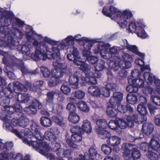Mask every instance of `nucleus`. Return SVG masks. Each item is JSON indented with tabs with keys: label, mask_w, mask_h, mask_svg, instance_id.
Listing matches in <instances>:
<instances>
[{
	"label": "nucleus",
	"mask_w": 160,
	"mask_h": 160,
	"mask_svg": "<svg viewBox=\"0 0 160 160\" xmlns=\"http://www.w3.org/2000/svg\"><path fill=\"white\" fill-rule=\"evenodd\" d=\"M44 81L43 80H39L34 82L32 86L31 87V85L30 83L27 82L25 85H23L24 86L27 88L30 87V90L34 92H36L38 95L41 94V92L44 89L43 88ZM28 90H27V91Z\"/></svg>",
	"instance_id": "9b49d317"
},
{
	"label": "nucleus",
	"mask_w": 160,
	"mask_h": 160,
	"mask_svg": "<svg viewBox=\"0 0 160 160\" xmlns=\"http://www.w3.org/2000/svg\"><path fill=\"white\" fill-rule=\"evenodd\" d=\"M78 104V107L81 111L86 112L89 111V108L85 102L81 101L79 102Z\"/></svg>",
	"instance_id": "c03bdc74"
},
{
	"label": "nucleus",
	"mask_w": 160,
	"mask_h": 160,
	"mask_svg": "<svg viewBox=\"0 0 160 160\" xmlns=\"http://www.w3.org/2000/svg\"><path fill=\"white\" fill-rule=\"evenodd\" d=\"M98 42H99L98 44L93 50L95 53L101 55L102 56L104 57L105 55H106V51L108 48L110 46V45L109 43H105L102 42H100L99 41V39H98Z\"/></svg>",
	"instance_id": "ddd939ff"
},
{
	"label": "nucleus",
	"mask_w": 160,
	"mask_h": 160,
	"mask_svg": "<svg viewBox=\"0 0 160 160\" xmlns=\"http://www.w3.org/2000/svg\"><path fill=\"white\" fill-rule=\"evenodd\" d=\"M83 72L82 71L81 72H76L74 75L70 76L69 82L71 85H73L72 88L74 89L78 88L79 82H80L81 81L82 82V81H85V78L82 75Z\"/></svg>",
	"instance_id": "9d476101"
},
{
	"label": "nucleus",
	"mask_w": 160,
	"mask_h": 160,
	"mask_svg": "<svg viewBox=\"0 0 160 160\" xmlns=\"http://www.w3.org/2000/svg\"><path fill=\"white\" fill-rule=\"evenodd\" d=\"M57 129L56 128H53L50 129V130L46 131L44 133L45 138L49 141H55L58 139L56 137V132L57 131Z\"/></svg>",
	"instance_id": "5701e85b"
},
{
	"label": "nucleus",
	"mask_w": 160,
	"mask_h": 160,
	"mask_svg": "<svg viewBox=\"0 0 160 160\" xmlns=\"http://www.w3.org/2000/svg\"><path fill=\"white\" fill-rule=\"evenodd\" d=\"M88 71H85L84 70H82L85 74L86 76L84 77L85 78V80H86L88 83H90L91 84H95L97 83V81L96 78L91 75L90 73V69L89 65H88Z\"/></svg>",
	"instance_id": "a878e982"
},
{
	"label": "nucleus",
	"mask_w": 160,
	"mask_h": 160,
	"mask_svg": "<svg viewBox=\"0 0 160 160\" xmlns=\"http://www.w3.org/2000/svg\"><path fill=\"white\" fill-rule=\"evenodd\" d=\"M42 139V138L40 140H38L39 142L37 141L36 140H32L33 142L32 143L31 142V146L36 148L39 152L40 150H43L44 152H48L50 149L49 145L46 142L41 141Z\"/></svg>",
	"instance_id": "4468645a"
},
{
	"label": "nucleus",
	"mask_w": 160,
	"mask_h": 160,
	"mask_svg": "<svg viewBox=\"0 0 160 160\" xmlns=\"http://www.w3.org/2000/svg\"><path fill=\"white\" fill-rule=\"evenodd\" d=\"M132 148L131 154L135 160L139 159L141 156V154L140 151L138 149V147L137 146L134 145Z\"/></svg>",
	"instance_id": "79ce46f5"
},
{
	"label": "nucleus",
	"mask_w": 160,
	"mask_h": 160,
	"mask_svg": "<svg viewBox=\"0 0 160 160\" xmlns=\"http://www.w3.org/2000/svg\"><path fill=\"white\" fill-rule=\"evenodd\" d=\"M67 55L68 58L71 61H73V63L76 65L80 66L79 68L82 70L88 71V64L82 61V59L78 56L79 52L77 49L73 46L71 47Z\"/></svg>",
	"instance_id": "20e7f679"
},
{
	"label": "nucleus",
	"mask_w": 160,
	"mask_h": 160,
	"mask_svg": "<svg viewBox=\"0 0 160 160\" xmlns=\"http://www.w3.org/2000/svg\"><path fill=\"white\" fill-rule=\"evenodd\" d=\"M117 106V111L121 113H124L128 111L129 112H132L133 111L132 108L128 104H127L125 105L119 104Z\"/></svg>",
	"instance_id": "f704fd0d"
},
{
	"label": "nucleus",
	"mask_w": 160,
	"mask_h": 160,
	"mask_svg": "<svg viewBox=\"0 0 160 160\" xmlns=\"http://www.w3.org/2000/svg\"><path fill=\"white\" fill-rule=\"evenodd\" d=\"M0 27H3L5 24L8 25L11 23L12 18L13 16V13L8 11H2L0 10Z\"/></svg>",
	"instance_id": "f8f14e48"
},
{
	"label": "nucleus",
	"mask_w": 160,
	"mask_h": 160,
	"mask_svg": "<svg viewBox=\"0 0 160 160\" xmlns=\"http://www.w3.org/2000/svg\"><path fill=\"white\" fill-rule=\"evenodd\" d=\"M68 119L70 123L73 124L78 123L80 120V118L78 115L76 113L69 114L68 117Z\"/></svg>",
	"instance_id": "ea45409f"
},
{
	"label": "nucleus",
	"mask_w": 160,
	"mask_h": 160,
	"mask_svg": "<svg viewBox=\"0 0 160 160\" xmlns=\"http://www.w3.org/2000/svg\"><path fill=\"white\" fill-rule=\"evenodd\" d=\"M61 90L62 92L65 94L68 95L70 94L71 89L67 85H62L61 87Z\"/></svg>",
	"instance_id": "680f3d73"
},
{
	"label": "nucleus",
	"mask_w": 160,
	"mask_h": 160,
	"mask_svg": "<svg viewBox=\"0 0 160 160\" xmlns=\"http://www.w3.org/2000/svg\"><path fill=\"white\" fill-rule=\"evenodd\" d=\"M85 95L84 92L80 90H76L74 92L75 97L79 99H82L84 98Z\"/></svg>",
	"instance_id": "bf43d9fd"
},
{
	"label": "nucleus",
	"mask_w": 160,
	"mask_h": 160,
	"mask_svg": "<svg viewBox=\"0 0 160 160\" xmlns=\"http://www.w3.org/2000/svg\"><path fill=\"white\" fill-rule=\"evenodd\" d=\"M107 143L111 145L112 146H117L120 143L121 138L116 136H113L111 137L110 136L109 137H106Z\"/></svg>",
	"instance_id": "bb28decb"
},
{
	"label": "nucleus",
	"mask_w": 160,
	"mask_h": 160,
	"mask_svg": "<svg viewBox=\"0 0 160 160\" xmlns=\"http://www.w3.org/2000/svg\"><path fill=\"white\" fill-rule=\"evenodd\" d=\"M31 128L32 131L35 132L36 134L34 135L30 129L26 128L24 130L25 137L23 139V142L29 146L31 145V142L32 143L33 142L32 140H40L42 139V136H43V134L40 131L41 127L36 123L33 122L31 125Z\"/></svg>",
	"instance_id": "7ed1b4c3"
},
{
	"label": "nucleus",
	"mask_w": 160,
	"mask_h": 160,
	"mask_svg": "<svg viewBox=\"0 0 160 160\" xmlns=\"http://www.w3.org/2000/svg\"><path fill=\"white\" fill-rule=\"evenodd\" d=\"M47 47L48 50L45 51L44 55L46 56V59L48 58V55H51V57L53 59H55V62L58 61V60H61V58L60 57V53L58 49L54 46H52L51 49Z\"/></svg>",
	"instance_id": "2eb2a0df"
},
{
	"label": "nucleus",
	"mask_w": 160,
	"mask_h": 160,
	"mask_svg": "<svg viewBox=\"0 0 160 160\" xmlns=\"http://www.w3.org/2000/svg\"><path fill=\"white\" fill-rule=\"evenodd\" d=\"M88 152L89 153L88 159H92L94 160V159L96 157L97 155L98 156L100 155L98 153L97 151L94 147L90 148L89 149Z\"/></svg>",
	"instance_id": "49530a36"
},
{
	"label": "nucleus",
	"mask_w": 160,
	"mask_h": 160,
	"mask_svg": "<svg viewBox=\"0 0 160 160\" xmlns=\"http://www.w3.org/2000/svg\"><path fill=\"white\" fill-rule=\"evenodd\" d=\"M86 60L89 63L94 64L97 63L98 60V58L96 56L91 55L89 57H88Z\"/></svg>",
	"instance_id": "69168bd1"
},
{
	"label": "nucleus",
	"mask_w": 160,
	"mask_h": 160,
	"mask_svg": "<svg viewBox=\"0 0 160 160\" xmlns=\"http://www.w3.org/2000/svg\"><path fill=\"white\" fill-rule=\"evenodd\" d=\"M6 59L5 58L3 60L6 66L16 67L21 70L23 74L31 73V71L27 69L24 66L22 60L17 59L14 57H12L9 61H6Z\"/></svg>",
	"instance_id": "6e6552de"
},
{
	"label": "nucleus",
	"mask_w": 160,
	"mask_h": 160,
	"mask_svg": "<svg viewBox=\"0 0 160 160\" xmlns=\"http://www.w3.org/2000/svg\"><path fill=\"white\" fill-rule=\"evenodd\" d=\"M123 94L119 92H113V96L109 99L110 104L113 106H117L121 103L123 99Z\"/></svg>",
	"instance_id": "f3484780"
},
{
	"label": "nucleus",
	"mask_w": 160,
	"mask_h": 160,
	"mask_svg": "<svg viewBox=\"0 0 160 160\" xmlns=\"http://www.w3.org/2000/svg\"><path fill=\"white\" fill-rule=\"evenodd\" d=\"M138 26H137L135 22H130L128 26V30L129 33L135 32V31H137V28Z\"/></svg>",
	"instance_id": "052dcab7"
},
{
	"label": "nucleus",
	"mask_w": 160,
	"mask_h": 160,
	"mask_svg": "<svg viewBox=\"0 0 160 160\" xmlns=\"http://www.w3.org/2000/svg\"><path fill=\"white\" fill-rule=\"evenodd\" d=\"M81 132L83 134L85 132L90 133L92 131V127L90 122L87 120L83 121L82 125Z\"/></svg>",
	"instance_id": "c756f323"
},
{
	"label": "nucleus",
	"mask_w": 160,
	"mask_h": 160,
	"mask_svg": "<svg viewBox=\"0 0 160 160\" xmlns=\"http://www.w3.org/2000/svg\"><path fill=\"white\" fill-rule=\"evenodd\" d=\"M141 75V73L138 70L135 69L132 71L131 73V76L133 78L128 79V82L129 84L139 88L143 87L144 82L143 79L139 78Z\"/></svg>",
	"instance_id": "1a4fd4ad"
},
{
	"label": "nucleus",
	"mask_w": 160,
	"mask_h": 160,
	"mask_svg": "<svg viewBox=\"0 0 160 160\" xmlns=\"http://www.w3.org/2000/svg\"><path fill=\"white\" fill-rule=\"evenodd\" d=\"M52 119L53 121L58 125L62 126L64 125L63 118L61 117L53 116L52 117Z\"/></svg>",
	"instance_id": "603ef678"
},
{
	"label": "nucleus",
	"mask_w": 160,
	"mask_h": 160,
	"mask_svg": "<svg viewBox=\"0 0 160 160\" xmlns=\"http://www.w3.org/2000/svg\"><path fill=\"white\" fill-rule=\"evenodd\" d=\"M154 128V125L152 123L149 122H145L142 125V130L144 134L148 135L152 132Z\"/></svg>",
	"instance_id": "393cba45"
},
{
	"label": "nucleus",
	"mask_w": 160,
	"mask_h": 160,
	"mask_svg": "<svg viewBox=\"0 0 160 160\" xmlns=\"http://www.w3.org/2000/svg\"><path fill=\"white\" fill-rule=\"evenodd\" d=\"M88 92L92 96L97 98H100L102 94L100 88L97 86L92 85L89 87Z\"/></svg>",
	"instance_id": "b1692460"
},
{
	"label": "nucleus",
	"mask_w": 160,
	"mask_h": 160,
	"mask_svg": "<svg viewBox=\"0 0 160 160\" xmlns=\"http://www.w3.org/2000/svg\"><path fill=\"white\" fill-rule=\"evenodd\" d=\"M40 122L41 125L45 127H50L52 124V121L47 117H42L40 119Z\"/></svg>",
	"instance_id": "e433bc0d"
},
{
	"label": "nucleus",
	"mask_w": 160,
	"mask_h": 160,
	"mask_svg": "<svg viewBox=\"0 0 160 160\" xmlns=\"http://www.w3.org/2000/svg\"><path fill=\"white\" fill-rule=\"evenodd\" d=\"M147 154L148 158L151 160H158V154L155 152L150 151L148 152Z\"/></svg>",
	"instance_id": "0e129e2a"
},
{
	"label": "nucleus",
	"mask_w": 160,
	"mask_h": 160,
	"mask_svg": "<svg viewBox=\"0 0 160 160\" xmlns=\"http://www.w3.org/2000/svg\"><path fill=\"white\" fill-rule=\"evenodd\" d=\"M81 36L80 34H78L75 35L74 37H73L72 36H69L73 38L74 41L75 40L78 42H82L85 41L86 42V43H87V45H88V49H89L92 47L93 45V44L95 42H98V39H89L88 38H86L84 37H82L80 38H78V37Z\"/></svg>",
	"instance_id": "aec40b11"
},
{
	"label": "nucleus",
	"mask_w": 160,
	"mask_h": 160,
	"mask_svg": "<svg viewBox=\"0 0 160 160\" xmlns=\"http://www.w3.org/2000/svg\"><path fill=\"white\" fill-rule=\"evenodd\" d=\"M101 149L103 153L106 155H109L112 152V148L107 144H103L101 146Z\"/></svg>",
	"instance_id": "6e6d98bb"
},
{
	"label": "nucleus",
	"mask_w": 160,
	"mask_h": 160,
	"mask_svg": "<svg viewBox=\"0 0 160 160\" xmlns=\"http://www.w3.org/2000/svg\"><path fill=\"white\" fill-rule=\"evenodd\" d=\"M105 87L110 91H116L118 88L116 84L113 83H107L105 85Z\"/></svg>",
	"instance_id": "864d4df0"
},
{
	"label": "nucleus",
	"mask_w": 160,
	"mask_h": 160,
	"mask_svg": "<svg viewBox=\"0 0 160 160\" xmlns=\"http://www.w3.org/2000/svg\"><path fill=\"white\" fill-rule=\"evenodd\" d=\"M70 130L71 132L73 134H83L81 132L82 131V128L79 126H72Z\"/></svg>",
	"instance_id": "338daca9"
},
{
	"label": "nucleus",
	"mask_w": 160,
	"mask_h": 160,
	"mask_svg": "<svg viewBox=\"0 0 160 160\" xmlns=\"http://www.w3.org/2000/svg\"><path fill=\"white\" fill-rule=\"evenodd\" d=\"M117 123L118 124L119 130L121 129H124L127 127L132 128L134 126V124L131 121H129L128 118L126 121L122 119L117 118Z\"/></svg>",
	"instance_id": "412c9836"
},
{
	"label": "nucleus",
	"mask_w": 160,
	"mask_h": 160,
	"mask_svg": "<svg viewBox=\"0 0 160 160\" xmlns=\"http://www.w3.org/2000/svg\"><path fill=\"white\" fill-rule=\"evenodd\" d=\"M7 91L4 92L5 96H1L0 98V105L4 109L9 105L10 101L13 95V92L17 93V91L22 92H26L27 88L20 83L18 82L10 83L8 84L6 88Z\"/></svg>",
	"instance_id": "f03ea898"
},
{
	"label": "nucleus",
	"mask_w": 160,
	"mask_h": 160,
	"mask_svg": "<svg viewBox=\"0 0 160 160\" xmlns=\"http://www.w3.org/2000/svg\"><path fill=\"white\" fill-rule=\"evenodd\" d=\"M41 72L42 75L45 78H48L51 75L49 70L46 67L42 66L40 67Z\"/></svg>",
	"instance_id": "3c124183"
},
{
	"label": "nucleus",
	"mask_w": 160,
	"mask_h": 160,
	"mask_svg": "<svg viewBox=\"0 0 160 160\" xmlns=\"http://www.w3.org/2000/svg\"><path fill=\"white\" fill-rule=\"evenodd\" d=\"M151 100L152 102L157 106H160V98L157 96L155 94L152 95Z\"/></svg>",
	"instance_id": "774afa93"
},
{
	"label": "nucleus",
	"mask_w": 160,
	"mask_h": 160,
	"mask_svg": "<svg viewBox=\"0 0 160 160\" xmlns=\"http://www.w3.org/2000/svg\"><path fill=\"white\" fill-rule=\"evenodd\" d=\"M5 24L3 27H0V32L2 34H4L6 36H10L13 39V36L16 38L21 39L23 37V34L20 30L16 28H13L11 29L10 25Z\"/></svg>",
	"instance_id": "0eeeda50"
},
{
	"label": "nucleus",
	"mask_w": 160,
	"mask_h": 160,
	"mask_svg": "<svg viewBox=\"0 0 160 160\" xmlns=\"http://www.w3.org/2000/svg\"><path fill=\"white\" fill-rule=\"evenodd\" d=\"M24 111L27 114L31 116L35 114L37 112V108L33 105H31L25 108Z\"/></svg>",
	"instance_id": "4c0bfd02"
},
{
	"label": "nucleus",
	"mask_w": 160,
	"mask_h": 160,
	"mask_svg": "<svg viewBox=\"0 0 160 160\" xmlns=\"http://www.w3.org/2000/svg\"><path fill=\"white\" fill-rule=\"evenodd\" d=\"M19 116H20L19 118V126L23 128L27 127L29 124V120L27 118L25 114L19 112Z\"/></svg>",
	"instance_id": "2f4dec72"
},
{
	"label": "nucleus",
	"mask_w": 160,
	"mask_h": 160,
	"mask_svg": "<svg viewBox=\"0 0 160 160\" xmlns=\"http://www.w3.org/2000/svg\"><path fill=\"white\" fill-rule=\"evenodd\" d=\"M158 138L155 137L151 139L149 142L151 151L153 150L158 152L160 151V144Z\"/></svg>",
	"instance_id": "cd10ccee"
},
{
	"label": "nucleus",
	"mask_w": 160,
	"mask_h": 160,
	"mask_svg": "<svg viewBox=\"0 0 160 160\" xmlns=\"http://www.w3.org/2000/svg\"><path fill=\"white\" fill-rule=\"evenodd\" d=\"M144 26L141 23H138V27L137 28V31L135 33H136L137 36L142 38H145L148 37V35L145 32L144 28Z\"/></svg>",
	"instance_id": "7c9ffc66"
},
{
	"label": "nucleus",
	"mask_w": 160,
	"mask_h": 160,
	"mask_svg": "<svg viewBox=\"0 0 160 160\" xmlns=\"http://www.w3.org/2000/svg\"><path fill=\"white\" fill-rule=\"evenodd\" d=\"M133 145L129 143H124L122 144V148L123 151L122 153L124 158L131 154V152L132 151Z\"/></svg>",
	"instance_id": "c85d7f7f"
},
{
	"label": "nucleus",
	"mask_w": 160,
	"mask_h": 160,
	"mask_svg": "<svg viewBox=\"0 0 160 160\" xmlns=\"http://www.w3.org/2000/svg\"><path fill=\"white\" fill-rule=\"evenodd\" d=\"M128 119L129 121H131L134 123V122L138 123L139 122L140 118L138 115L137 113L133 114L132 116H128Z\"/></svg>",
	"instance_id": "5fc2aeb1"
},
{
	"label": "nucleus",
	"mask_w": 160,
	"mask_h": 160,
	"mask_svg": "<svg viewBox=\"0 0 160 160\" xmlns=\"http://www.w3.org/2000/svg\"><path fill=\"white\" fill-rule=\"evenodd\" d=\"M4 34L3 37L7 38V40L6 42L2 39H0V47L3 48L8 47L9 48H12V47L17 45V42L13 40L12 37L6 36L4 34Z\"/></svg>",
	"instance_id": "dca6fc26"
},
{
	"label": "nucleus",
	"mask_w": 160,
	"mask_h": 160,
	"mask_svg": "<svg viewBox=\"0 0 160 160\" xmlns=\"http://www.w3.org/2000/svg\"><path fill=\"white\" fill-rule=\"evenodd\" d=\"M123 41L124 43V45L128 50L131 51L140 57H144V54L139 52L138 50V48L136 46L130 45L128 43L126 39L123 40Z\"/></svg>",
	"instance_id": "4be33fe9"
},
{
	"label": "nucleus",
	"mask_w": 160,
	"mask_h": 160,
	"mask_svg": "<svg viewBox=\"0 0 160 160\" xmlns=\"http://www.w3.org/2000/svg\"><path fill=\"white\" fill-rule=\"evenodd\" d=\"M14 15L13 14V17L12 18L11 20V23H12V25L11 26L10 25V27L11 29L13 28H16L20 27L22 26L24 24V22L22 21L21 20L19 19L18 18H14Z\"/></svg>",
	"instance_id": "72a5a7b5"
},
{
	"label": "nucleus",
	"mask_w": 160,
	"mask_h": 160,
	"mask_svg": "<svg viewBox=\"0 0 160 160\" xmlns=\"http://www.w3.org/2000/svg\"><path fill=\"white\" fill-rule=\"evenodd\" d=\"M60 62V60H58V61L57 62H53L52 65L54 68L61 69L64 71L67 68V65L65 63H61Z\"/></svg>",
	"instance_id": "a18cd8bd"
},
{
	"label": "nucleus",
	"mask_w": 160,
	"mask_h": 160,
	"mask_svg": "<svg viewBox=\"0 0 160 160\" xmlns=\"http://www.w3.org/2000/svg\"><path fill=\"white\" fill-rule=\"evenodd\" d=\"M126 100L127 102L133 105L137 103L138 99L136 95L132 93H130L127 94Z\"/></svg>",
	"instance_id": "58836bf2"
},
{
	"label": "nucleus",
	"mask_w": 160,
	"mask_h": 160,
	"mask_svg": "<svg viewBox=\"0 0 160 160\" xmlns=\"http://www.w3.org/2000/svg\"><path fill=\"white\" fill-rule=\"evenodd\" d=\"M56 92L55 91H52L48 92L46 94L47 97L46 98V101L47 103L51 106L52 110H53L54 109L53 99L54 96Z\"/></svg>",
	"instance_id": "c9c22d12"
},
{
	"label": "nucleus",
	"mask_w": 160,
	"mask_h": 160,
	"mask_svg": "<svg viewBox=\"0 0 160 160\" xmlns=\"http://www.w3.org/2000/svg\"><path fill=\"white\" fill-rule=\"evenodd\" d=\"M33 45L35 49V53L31 52V45L29 44L28 46L26 45H18L17 42V45L15 46H17V49L19 52L28 56L36 60H42L45 61L47 57L44 55V53L45 51L48 50L47 45L45 42L39 43L37 40H35L33 43Z\"/></svg>",
	"instance_id": "f257e3e1"
},
{
	"label": "nucleus",
	"mask_w": 160,
	"mask_h": 160,
	"mask_svg": "<svg viewBox=\"0 0 160 160\" xmlns=\"http://www.w3.org/2000/svg\"><path fill=\"white\" fill-rule=\"evenodd\" d=\"M140 148L141 150L144 152H148L151 151V148L150 144L143 142L141 143L140 146Z\"/></svg>",
	"instance_id": "8fccbe9b"
},
{
	"label": "nucleus",
	"mask_w": 160,
	"mask_h": 160,
	"mask_svg": "<svg viewBox=\"0 0 160 160\" xmlns=\"http://www.w3.org/2000/svg\"><path fill=\"white\" fill-rule=\"evenodd\" d=\"M118 50L115 47H113L109 49V51L106 52L105 57L107 59H108L112 57V55H115L118 53Z\"/></svg>",
	"instance_id": "de8ad7c7"
},
{
	"label": "nucleus",
	"mask_w": 160,
	"mask_h": 160,
	"mask_svg": "<svg viewBox=\"0 0 160 160\" xmlns=\"http://www.w3.org/2000/svg\"><path fill=\"white\" fill-rule=\"evenodd\" d=\"M117 119L115 121L112 120H110L107 126L110 129L116 131L117 132H119L118 124L117 123Z\"/></svg>",
	"instance_id": "37998d69"
},
{
	"label": "nucleus",
	"mask_w": 160,
	"mask_h": 160,
	"mask_svg": "<svg viewBox=\"0 0 160 160\" xmlns=\"http://www.w3.org/2000/svg\"><path fill=\"white\" fill-rule=\"evenodd\" d=\"M52 72V76L56 79H58L62 77L64 75V71L61 69L55 68Z\"/></svg>",
	"instance_id": "a19ab883"
},
{
	"label": "nucleus",
	"mask_w": 160,
	"mask_h": 160,
	"mask_svg": "<svg viewBox=\"0 0 160 160\" xmlns=\"http://www.w3.org/2000/svg\"><path fill=\"white\" fill-rule=\"evenodd\" d=\"M83 134H72L71 137V139L75 142H78L80 141L82 138V135Z\"/></svg>",
	"instance_id": "13d9d810"
},
{
	"label": "nucleus",
	"mask_w": 160,
	"mask_h": 160,
	"mask_svg": "<svg viewBox=\"0 0 160 160\" xmlns=\"http://www.w3.org/2000/svg\"><path fill=\"white\" fill-rule=\"evenodd\" d=\"M116 106H113L110 104V105H109L107 108V114L112 118H115L117 116V110L115 108Z\"/></svg>",
	"instance_id": "473e14b6"
},
{
	"label": "nucleus",
	"mask_w": 160,
	"mask_h": 160,
	"mask_svg": "<svg viewBox=\"0 0 160 160\" xmlns=\"http://www.w3.org/2000/svg\"><path fill=\"white\" fill-rule=\"evenodd\" d=\"M44 41L45 42H47L53 46L57 45V46L54 47L56 48L59 52L61 49L67 48L68 50L70 49L71 46H73L74 44V39L70 37H68L64 40H62V42L60 43H58V41H56L47 37H45Z\"/></svg>",
	"instance_id": "39448f33"
},
{
	"label": "nucleus",
	"mask_w": 160,
	"mask_h": 160,
	"mask_svg": "<svg viewBox=\"0 0 160 160\" xmlns=\"http://www.w3.org/2000/svg\"><path fill=\"white\" fill-rule=\"evenodd\" d=\"M123 60L120 61L121 66L125 68H129L131 66V62L133 61L132 57L129 54L124 53L122 55Z\"/></svg>",
	"instance_id": "a211bd4d"
},
{
	"label": "nucleus",
	"mask_w": 160,
	"mask_h": 160,
	"mask_svg": "<svg viewBox=\"0 0 160 160\" xmlns=\"http://www.w3.org/2000/svg\"><path fill=\"white\" fill-rule=\"evenodd\" d=\"M2 111H5L9 114H11L14 113V112H17L14 107L12 106H9L8 105L4 109L2 108Z\"/></svg>",
	"instance_id": "e2e57ef3"
},
{
	"label": "nucleus",
	"mask_w": 160,
	"mask_h": 160,
	"mask_svg": "<svg viewBox=\"0 0 160 160\" xmlns=\"http://www.w3.org/2000/svg\"><path fill=\"white\" fill-rule=\"evenodd\" d=\"M66 109L70 113L69 114H74L76 113V108L75 105L69 103L67 105Z\"/></svg>",
	"instance_id": "4d7b16f0"
},
{
	"label": "nucleus",
	"mask_w": 160,
	"mask_h": 160,
	"mask_svg": "<svg viewBox=\"0 0 160 160\" xmlns=\"http://www.w3.org/2000/svg\"><path fill=\"white\" fill-rule=\"evenodd\" d=\"M140 99L142 101L140 104L138 105L137 110L138 112L142 115H146L148 113V111L145 105L147 102V100L146 98L144 97H141Z\"/></svg>",
	"instance_id": "6ab92c4d"
},
{
	"label": "nucleus",
	"mask_w": 160,
	"mask_h": 160,
	"mask_svg": "<svg viewBox=\"0 0 160 160\" xmlns=\"http://www.w3.org/2000/svg\"><path fill=\"white\" fill-rule=\"evenodd\" d=\"M65 137V140L66 142L67 143V144L69 147L75 149L78 148V145L75 143V142L72 140L71 138L70 139V138H69V135L68 134H67L66 135Z\"/></svg>",
	"instance_id": "09e8293b"
},
{
	"label": "nucleus",
	"mask_w": 160,
	"mask_h": 160,
	"mask_svg": "<svg viewBox=\"0 0 160 160\" xmlns=\"http://www.w3.org/2000/svg\"><path fill=\"white\" fill-rule=\"evenodd\" d=\"M96 132L102 139H105L111 135L109 132L105 130L108 125L107 121L104 119H100L96 120Z\"/></svg>",
	"instance_id": "423d86ee"
}]
</instances>
